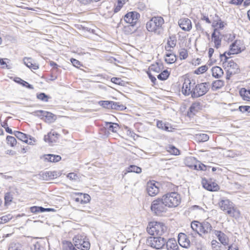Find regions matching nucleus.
Wrapping results in <instances>:
<instances>
[{"label":"nucleus","mask_w":250,"mask_h":250,"mask_svg":"<svg viewBox=\"0 0 250 250\" xmlns=\"http://www.w3.org/2000/svg\"><path fill=\"white\" fill-rule=\"evenodd\" d=\"M201 226V223L197 221H193L191 223V228L194 232V233H191L190 234L193 237L194 234L197 235L199 234L201 235L199 233L200 232V226Z\"/></svg>","instance_id":"24"},{"label":"nucleus","mask_w":250,"mask_h":250,"mask_svg":"<svg viewBox=\"0 0 250 250\" xmlns=\"http://www.w3.org/2000/svg\"><path fill=\"white\" fill-rule=\"evenodd\" d=\"M147 74L149 78L150 79L151 82L153 83V84H155V83L157 81L156 78L153 75H152L150 72H147Z\"/></svg>","instance_id":"64"},{"label":"nucleus","mask_w":250,"mask_h":250,"mask_svg":"<svg viewBox=\"0 0 250 250\" xmlns=\"http://www.w3.org/2000/svg\"><path fill=\"white\" fill-rule=\"evenodd\" d=\"M239 94L243 100L250 102V89L242 88L239 91Z\"/></svg>","instance_id":"28"},{"label":"nucleus","mask_w":250,"mask_h":250,"mask_svg":"<svg viewBox=\"0 0 250 250\" xmlns=\"http://www.w3.org/2000/svg\"><path fill=\"white\" fill-rule=\"evenodd\" d=\"M13 199V195L11 194V193L9 192H6L4 195L5 205H9L12 201Z\"/></svg>","instance_id":"47"},{"label":"nucleus","mask_w":250,"mask_h":250,"mask_svg":"<svg viewBox=\"0 0 250 250\" xmlns=\"http://www.w3.org/2000/svg\"><path fill=\"white\" fill-rule=\"evenodd\" d=\"M39 175L42 180L48 181L50 180L54 179L60 176V174L55 171H45L41 172Z\"/></svg>","instance_id":"14"},{"label":"nucleus","mask_w":250,"mask_h":250,"mask_svg":"<svg viewBox=\"0 0 250 250\" xmlns=\"http://www.w3.org/2000/svg\"><path fill=\"white\" fill-rule=\"evenodd\" d=\"M241 44L240 40H236L232 42L229 46L230 53L233 55L241 53L242 50L240 46Z\"/></svg>","instance_id":"18"},{"label":"nucleus","mask_w":250,"mask_h":250,"mask_svg":"<svg viewBox=\"0 0 250 250\" xmlns=\"http://www.w3.org/2000/svg\"><path fill=\"white\" fill-rule=\"evenodd\" d=\"M124 4L123 3H120V2H118L117 4L115 6L114 9V13H117L118 12L122 7L123 6Z\"/></svg>","instance_id":"61"},{"label":"nucleus","mask_w":250,"mask_h":250,"mask_svg":"<svg viewBox=\"0 0 250 250\" xmlns=\"http://www.w3.org/2000/svg\"><path fill=\"white\" fill-rule=\"evenodd\" d=\"M165 61L167 63H173L176 61V56L173 53H166L165 55Z\"/></svg>","instance_id":"33"},{"label":"nucleus","mask_w":250,"mask_h":250,"mask_svg":"<svg viewBox=\"0 0 250 250\" xmlns=\"http://www.w3.org/2000/svg\"><path fill=\"white\" fill-rule=\"evenodd\" d=\"M24 64L28 68L37 70L39 68V66L35 63H33L32 60L31 58H24L23 60Z\"/></svg>","instance_id":"31"},{"label":"nucleus","mask_w":250,"mask_h":250,"mask_svg":"<svg viewBox=\"0 0 250 250\" xmlns=\"http://www.w3.org/2000/svg\"><path fill=\"white\" fill-rule=\"evenodd\" d=\"M224 67L225 69H229L232 71H236L238 73L240 71L238 65L232 60L228 61L226 63V66Z\"/></svg>","instance_id":"27"},{"label":"nucleus","mask_w":250,"mask_h":250,"mask_svg":"<svg viewBox=\"0 0 250 250\" xmlns=\"http://www.w3.org/2000/svg\"><path fill=\"white\" fill-rule=\"evenodd\" d=\"M237 73H238L236 72V71H232L229 69H227L226 72V79L229 80L231 76Z\"/></svg>","instance_id":"58"},{"label":"nucleus","mask_w":250,"mask_h":250,"mask_svg":"<svg viewBox=\"0 0 250 250\" xmlns=\"http://www.w3.org/2000/svg\"><path fill=\"white\" fill-rule=\"evenodd\" d=\"M59 136V134L54 131H51L47 135L44 136V140L46 142L52 145L58 141Z\"/></svg>","instance_id":"15"},{"label":"nucleus","mask_w":250,"mask_h":250,"mask_svg":"<svg viewBox=\"0 0 250 250\" xmlns=\"http://www.w3.org/2000/svg\"><path fill=\"white\" fill-rule=\"evenodd\" d=\"M212 229L210 224L207 221H204L201 223L200 226V232L206 234L210 233Z\"/></svg>","instance_id":"23"},{"label":"nucleus","mask_w":250,"mask_h":250,"mask_svg":"<svg viewBox=\"0 0 250 250\" xmlns=\"http://www.w3.org/2000/svg\"><path fill=\"white\" fill-rule=\"evenodd\" d=\"M14 81L16 83L22 85L23 86L26 87L29 89H33L34 88L32 85L29 84L28 82L22 80L20 78H16Z\"/></svg>","instance_id":"36"},{"label":"nucleus","mask_w":250,"mask_h":250,"mask_svg":"<svg viewBox=\"0 0 250 250\" xmlns=\"http://www.w3.org/2000/svg\"><path fill=\"white\" fill-rule=\"evenodd\" d=\"M70 61L72 63L73 65L75 67L78 68L81 65L80 62H79L78 60L75 59L71 58L70 59Z\"/></svg>","instance_id":"56"},{"label":"nucleus","mask_w":250,"mask_h":250,"mask_svg":"<svg viewBox=\"0 0 250 250\" xmlns=\"http://www.w3.org/2000/svg\"><path fill=\"white\" fill-rule=\"evenodd\" d=\"M180 27L184 31H189L192 28L191 21L187 18H181L178 21Z\"/></svg>","instance_id":"12"},{"label":"nucleus","mask_w":250,"mask_h":250,"mask_svg":"<svg viewBox=\"0 0 250 250\" xmlns=\"http://www.w3.org/2000/svg\"><path fill=\"white\" fill-rule=\"evenodd\" d=\"M126 106L119 102H113L111 109L119 111H123L126 109Z\"/></svg>","instance_id":"37"},{"label":"nucleus","mask_w":250,"mask_h":250,"mask_svg":"<svg viewBox=\"0 0 250 250\" xmlns=\"http://www.w3.org/2000/svg\"><path fill=\"white\" fill-rule=\"evenodd\" d=\"M14 135L20 140L29 144H31V142H28V136L20 131H15L14 132Z\"/></svg>","instance_id":"30"},{"label":"nucleus","mask_w":250,"mask_h":250,"mask_svg":"<svg viewBox=\"0 0 250 250\" xmlns=\"http://www.w3.org/2000/svg\"><path fill=\"white\" fill-rule=\"evenodd\" d=\"M140 14L136 11H131L126 13L124 18L125 22L134 26L140 18Z\"/></svg>","instance_id":"9"},{"label":"nucleus","mask_w":250,"mask_h":250,"mask_svg":"<svg viewBox=\"0 0 250 250\" xmlns=\"http://www.w3.org/2000/svg\"><path fill=\"white\" fill-rule=\"evenodd\" d=\"M191 82L188 79L185 80V82L183 84L182 92L185 96H188L190 94L192 97V89L191 90Z\"/></svg>","instance_id":"19"},{"label":"nucleus","mask_w":250,"mask_h":250,"mask_svg":"<svg viewBox=\"0 0 250 250\" xmlns=\"http://www.w3.org/2000/svg\"><path fill=\"white\" fill-rule=\"evenodd\" d=\"M6 140L7 144L12 147L14 146L17 143V140L13 136H7L6 137Z\"/></svg>","instance_id":"48"},{"label":"nucleus","mask_w":250,"mask_h":250,"mask_svg":"<svg viewBox=\"0 0 250 250\" xmlns=\"http://www.w3.org/2000/svg\"><path fill=\"white\" fill-rule=\"evenodd\" d=\"M111 81L112 83L119 85H122V83L123 82L121 79L117 77H113L111 78Z\"/></svg>","instance_id":"57"},{"label":"nucleus","mask_w":250,"mask_h":250,"mask_svg":"<svg viewBox=\"0 0 250 250\" xmlns=\"http://www.w3.org/2000/svg\"><path fill=\"white\" fill-rule=\"evenodd\" d=\"M113 101H100L98 102L99 104L107 109H111V105Z\"/></svg>","instance_id":"40"},{"label":"nucleus","mask_w":250,"mask_h":250,"mask_svg":"<svg viewBox=\"0 0 250 250\" xmlns=\"http://www.w3.org/2000/svg\"><path fill=\"white\" fill-rule=\"evenodd\" d=\"M208 83H201L192 88V98H197L205 95L209 90Z\"/></svg>","instance_id":"7"},{"label":"nucleus","mask_w":250,"mask_h":250,"mask_svg":"<svg viewBox=\"0 0 250 250\" xmlns=\"http://www.w3.org/2000/svg\"><path fill=\"white\" fill-rule=\"evenodd\" d=\"M164 23V20L162 17H153L147 22L146 28L148 31L159 34Z\"/></svg>","instance_id":"2"},{"label":"nucleus","mask_w":250,"mask_h":250,"mask_svg":"<svg viewBox=\"0 0 250 250\" xmlns=\"http://www.w3.org/2000/svg\"><path fill=\"white\" fill-rule=\"evenodd\" d=\"M197 163H198V170H203L205 171L207 169V166L205 165L204 164L201 163V162H199Z\"/></svg>","instance_id":"63"},{"label":"nucleus","mask_w":250,"mask_h":250,"mask_svg":"<svg viewBox=\"0 0 250 250\" xmlns=\"http://www.w3.org/2000/svg\"><path fill=\"white\" fill-rule=\"evenodd\" d=\"M239 109L242 113H244L246 112L250 113V106L241 105L239 107Z\"/></svg>","instance_id":"53"},{"label":"nucleus","mask_w":250,"mask_h":250,"mask_svg":"<svg viewBox=\"0 0 250 250\" xmlns=\"http://www.w3.org/2000/svg\"><path fill=\"white\" fill-rule=\"evenodd\" d=\"M166 205L168 208L177 207L181 203L180 195L176 192H168L162 196Z\"/></svg>","instance_id":"5"},{"label":"nucleus","mask_w":250,"mask_h":250,"mask_svg":"<svg viewBox=\"0 0 250 250\" xmlns=\"http://www.w3.org/2000/svg\"><path fill=\"white\" fill-rule=\"evenodd\" d=\"M126 171L128 173L134 172L139 174L142 172V168L135 165H130L126 168Z\"/></svg>","instance_id":"35"},{"label":"nucleus","mask_w":250,"mask_h":250,"mask_svg":"<svg viewBox=\"0 0 250 250\" xmlns=\"http://www.w3.org/2000/svg\"><path fill=\"white\" fill-rule=\"evenodd\" d=\"M150 69L151 71L158 73L160 70V68L158 67V63H157L156 64H152L150 66Z\"/></svg>","instance_id":"59"},{"label":"nucleus","mask_w":250,"mask_h":250,"mask_svg":"<svg viewBox=\"0 0 250 250\" xmlns=\"http://www.w3.org/2000/svg\"><path fill=\"white\" fill-rule=\"evenodd\" d=\"M73 242L75 247L81 250H89L90 243L88 239L84 234H77L73 238Z\"/></svg>","instance_id":"6"},{"label":"nucleus","mask_w":250,"mask_h":250,"mask_svg":"<svg viewBox=\"0 0 250 250\" xmlns=\"http://www.w3.org/2000/svg\"><path fill=\"white\" fill-rule=\"evenodd\" d=\"M167 230V227L162 223L151 222L148 223L147 231L151 235H162Z\"/></svg>","instance_id":"4"},{"label":"nucleus","mask_w":250,"mask_h":250,"mask_svg":"<svg viewBox=\"0 0 250 250\" xmlns=\"http://www.w3.org/2000/svg\"><path fill=\"white\" fill-rule=\"evenodd\" d=\"M167 150L172 155H178L179 154V149L172 145L167 146Z\"/></svg>","instance_id":"46"},{"label":"nucleus","mask_w":250,"mask_h":250,"mask_svg":"<svg viewBox=\"0 0 250 250\" xmlns=\"http://www.w3.org/2000/svg\"><path fill=\"white\" fill-rule=\"evenodd\" d=\"M165 244L167 250H176L178 248L176 241L174 239H169L168 240L166 239Z\"/></svg>","instance_id":"29"},{"label":"nucleus","mask_w":250,"mask_h":250,"mask_svg":"<svg viewBox=\"0 0 250 250\" xmlns=\"http://www.w3.org/2000/svg\"><path fill=\"white\" fill-rule=\"evenodd\" d=\"M78 197L75 198V201L81 204H85L90 201V196L86 193H78Z\"/></svg>","instance_id":"20"},{"label":"nucleus","mask_w":250,"mask_h":250,"mask_svg":"<svg viewBox=\"0 0 250 250\" xmlns=\"http://www.w3.org/2000/svg\"><path fill=\"white\" fill-rule=\"evenodd\" d=\"M195 138L199 142H205L208 140L209 136L207 134L200 133L196 135Z\"/></svg>","instance_id":"38"},{"label":"nucleus","mask_w":250,"mask_h":250,"mask_svg":"<svg viewBox=\"0 0 250 250\" xmlns=\"http://www.w3.org/2000/svg\"><path fill=\"white\" fill-rule=\"evenodd\" d=\"M178 242L183 248L188 249L189 248L190 242L187 235L184 233H180L178 235Z\"/></svg>","instance_id":"16"},{"label":"nucleus","mask_w":250,"mask_h":250,"mask_svg":"<svg viewBox=\"0 0 250 250\" xmlns=\"http://www.w3.org/2000/svg\"><path fill=\"white\" fill-rule=\"evenodd\" d=\"M221 35L220 32L218 28L214 29L213 32L211 34V38L215 44V47L218 48L221 44V39L220 38Z\"/></svg>","instance_id":"17"},{"label":"nucleus","mask_w":250,"mask_h":250,"mask_svg":"<svg viewBox=\"0 0 250 250\" xmlns=\"http://www.w3.org/2000/svg\"><path fill=\"white\" fill-rule=\"evenodd\" d=\"M36 115L40 117L45 118V121L48 123H51L54 122L55 120V116L51 112L43 111V110H37L35 112Z\"/></svg>","instance_id":"10"},{"label":"nucleus","mask_w":250,"mask_h":250,"mask_svg":"<svg viewBox=\"0 0 250 250\" xmlns=\"http://www.w3.org/2000/svg\"><path fill=\"white\" fill-rule=\"evenodd\" d=\"M169 74L167 70H164L157 76V78L160 80L165 81L168 78Z\"/></svg>","instance_id":"41"},{"label":"nucleus","mask_w":250,"mask_h":250,"mask_svg":"<svg viewBox=\"0 0 250 250\" xmlns=\"http://www.w3.org/2000/svg\"><path fill=\"white\" fill-rule=\"evenodd\" d=\"M232 54L230 53V51H226L223 54L220 55V59H221V61H223V58H224V61L223 62V64L224 66H226V63L228 62V60L229 59V58L227 57V55H230Z\"/></svg>","instance_id":"44"},{"label":"nucleus","mask_w":250,"mask_h":250,"mask_svg":"<svg viewBox=\"0 0 250 250\" xmlns=\"http://www.w3.org/2000/svg\"><path fill=\"white\" fill-rule=\"evenodd\" d=\"M176 38L175 36H170L167 40V45L170 47H172L173 48L175 46L176 44Z\"/></svg>","instance_id":"42"},{"label":"nucleus","mask_w":250,"mask_h":250,"mask_svg":"<svg viewBox=\"0 0 250 250\" xmlns=\"http://www.w3.org/2000/svg\"><path fill=\"white\" fill-rule=\"evenodd\" d=\"M105 124L106 127L108 129V130L111 131L114 133L117 132V129L119 127L118 124L106 122Z\"/></svg>","instance_id":"34"},{"label":"nucleus","mask_w":250,"mask_h":250,"mask_svg":"<svg viewBox=\"0 0 250 250\" xmlns=\"http://www.w3.org/2000/svg\"><path fill=\"white\" fill-rule=\"evenodd\" d=\"M166 243V239L158 237H150L147 240V244L152 248L156 249H162Z\"/></svg>","instance_id":"8"},{"label":"nucleus","mask_w":250,"mask_h":250,"mask_svg":"<svg viewBox=\"0 0 250 250\" xmlns=\"http://www.w3.org/2000/svg\"><path fill=\"white\" fill-rule=\"evenodd\" d=\"M208 70L206 65H202L195 70L194 73L197 75L203 74Z\"/></svg>","instance_id":"51"},{"label":"nucleus","mask_w":250,"mask_h":250,"mask_svg":"<svg viewBox=\"0 0 250 250\" xmlns=\"http://www.w3.org/2000/svg\"><path fill=\"white\" fill-rule=\"evenodd\" d=\"M44 160L49 162H58L61 160V157L58 155H54L51 154H45L42 156Z\"/></svg>","instance_id":"22"},{"label":"nucleus","mask_w":250,"mask_h":250,"mask_svg":"<svg viewBox=\"0 0 250 250\" xmlns=\"http://www.w3.org/2000/svg\"><path fill=\"white\" fill-rule=\"evenodd\" d=\"M188 161H190L193 163V165H188V166L190 167L193 168L194 169L198 170V166L199 161H198L194 157H190L189 158Z\"/></svg>","instance_id":"43"},{"label":"nucleus","mask_w":250,"mask_h":250,"mask_svg":"<svg viewBox=\"0 0 250 250\" xmlns=\"http://www.w3.org/2000/svg\"><path fill=\"white\" fill-rule=\"evenodd\" d=\"M215 234L217 235L218 240L223 245L226 246L228 244V238L224 233L219 230H216Z\"/></svg>","instance_id":"26"},{"label":"nucleus","mask_w":250,"mask_h":250,"mask_svg":"<svg viewBox=\"0 0 250 250\" xmlns=\"http://www.w3.org/2000/svg\"><path fill=\"white\" fill-rule=\"evenodd\" d=\"M63 250H77L75 246L73 244L69 241H66L65 243H64L63 246Z\"/></svg>","instance_id":"49"},{"label":"nucleus","mask_w":250,"mask_h":250,"mask_svg":"<svg viewBox=\"0 0 250 250\" xmlns=\"http://www.w3.org/2000/svg\"><path fill=\"white\" fill-rule=\"evenodd\" d=\"M201 20H202V21H205L208 24L210 23H211V21L209 19V18L208 17V16H206V15H205L203 13H202L201 14Z\"/></svg>","instance_id":"62"},{"label":"nucleus","mask_w":250,"mask_h":250,"mask_svg":"<svg viewBox=\"0 0 250 250\" xmlns=\"http://www.w3.org/2000/svg\"><path fill=\"white\" fill-rule=\"evenodd\" d=\"M202 184L203 188L208 191H217L219 188L217 184L208 181L205 178L202 179Z\"/></svg>","instance_id":"13"},{"label":"nucleus","mask_w":250,"mask_h":250,"mask_svg":"<svg viewBox=\"0 0 250 250\" xmlns=\"http://www.w3.org/2000/svg\"><path fill=\"white\" fill-rule=\"evenodd\" d=\"M157 126L159 128L167 132H171L174 129L170 124L164 122L162 121H158L157 122Z\"/></svg>","instance_id":"21"},{"label":"nucleus","mask_w":250,"mask_h":250,"mask_svg":"<svg viewBox=\"0 0 250 250\" xmlns=\"http://www.w3.org/2000/svg\"><path fill=\"white\" fill-rule=\"evenodd\" d=\"M220 209L226 212L230 216L235 218L239 217L240 212L235 207L234 204L229 199L223 198L218 202Z\"/></svg>","instance_id":"1"},{"label":"nucleus","mask_w":250,"mask_h":250,"mask_svg":"<svg viewBox=\"0 0 250 250\" xmlns=\"http://www.w3.org/2000/svg\"><path fill=\"white\" fill-rule=\"evenodd\" d=\"M179 56L181 60L186 59L188 56L187 50L185 48L182 49L179 53Z\"/></svg>","instance_id":"52"},{"label":"nucleus","mask_w":250,"mask_h":250,"mask_svg":"<svg viewBox=\"0 0 250 250\" xmlns=\"http://www.w3.org/2000/svg\"><path fill=\"white\" fill-rule=\"evenodd\" d=\"M162 196L152 201L150 209L151 211L157 216H161L163 213L167 212V208Z\"/></svg>","instance_id":"3"},{"label":"nucleus","mask_w":250,"mask_h":250,"mask_svg":"<svg viewBox=\"0 0 250 250\" xmlns=\"http://www.w3.org/2000/svg\"><path fill=\"white\" fill-rule=\"evenodd\" d=\"M67 177L71 180L76 181L78 178V176L77 174L74 172H71L67 175Z\"/></svg>","instance_id":"54"},{"label":"nucleus","mask_w":250,"mask_h":250,"mask_svg":"<svg viewBox=\"0 0 250 250\" xmlns=\"http://www.w3.org/2000/svg\"><path fill=\"white\" fill-rule=\"evenodd\" d=\"M201 104L200 102L193 103L189 108V111L191 113L195 114L196 112L200 109Z\"/></svg>","instance_id":"39"},{"label":"nucleus","mask_w":250,"mask_h":250,"mask_svg":"<svg viewBox=\"0 0 250 250\" xmlns=\"http://www.w3.org/2000/svg\"><path fill=\"white\" fill-rule=\"evenodd\" d=\"M11 219L9 215H5L0 217V224L5 223Z\"/></svg>","instance_id":"55"},{"label":"nucleus","mask_w":250,"mask_h":250,"mask_svg":"<svg viewBox=\"0 0 250 250\" xmlns=\"http://www.w3.org/2000/svg\"><path fill=\"white\" fill-rule=\"evenodd\" d=\"M34 250H43V247L39 242H36L34 244Z\"/></svg>","instance_id":"60"},{"label":"nucleus","mask_w":250,"mask_h":250,"mask_svg":"<svg viewBox=\"0 0 250 250\" xmlns=\"http://www.w3.org/2000/svg\"><path fill=\"white\" fill-rule=\"evenodd\" d=\"M212 26L215 28L218 26V23L219 21H221V18L216 14L212 18Z\"/></svg>","instance_id":"50"},{"label":"nucleus","mask_w":250,"mask_h":250,"mask_svg":"<svg viewBox=\"0 0 250 250\" xmlns=\"http://www.w3.org/2000/svg\"><path fill=\"white\" fill-rule=\"evenodd\" d=\"M146 191L150 196H155L159 192V188L156 183L152 182H148L146 185Z\"/></svg>","instance_id":"11"},{"label":"nucleus","mask_w":250,"mask_h":250,"mask_svg":"<svg viewBox=\"0 0 250 250\" xmlns=\"http://www.w3.org/2000/svg\"><path fill=\"white\" fill-rule=\"evenodd\" d=\"M37 98L43 102H47L50 97L45 93L42 92L39 94L37 93Z\"/></svg>","instance_id":"45"},{"label":"nucleus","mask_w":250,"mask_h":250,"mask_svg":"<svg viewBox=\"0 0 250 250\" xmlns=\"http://www.w3.org/2000/svg\"><path fill=\"white\" fill-rule=\"evenodd\" d=\"M225 82L221 80L214 81L211 84V89L213 91H216L224 86Z\"/></svg>","instance_id":"32"},{"label":"nucleus","mask_w":250,"mask_h":250,"mask_svg":"<svg viewBox=\"0 0 250 250\" xmlns=\"http://www.w3.org/2000/svg\"><path fill=\"white\" fill-rule=\"evenodd\" d=\"M212 76L216 79L220 78L224 74L223 69L219 66H213L211 68Z\"/></svg>","instance_id":"25"}]
</instances>
